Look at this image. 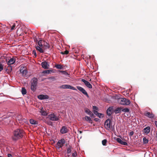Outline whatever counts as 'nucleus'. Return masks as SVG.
Segmentation results:
<instances>
[{
    "instance_id": "nucleus-45",
    "label": "nucleus",
    "mask_w": 157,
    "mask_h": 157,
    "mask_svg": "<svg viewBox=\"0 0 157 157\" xmlns=\"http://www.w3.org/2000/svg\"><path fill=\"white\" fill-rule=\"evenodd\" d=\"M94 113L97 116V115L99 113L95 110H94Z\"/></svg>"
},
{
    "instance_id": "nucleus-21",
    "label": "nucleus",
    "mask_w": 157,
    "mask_h": 157,
    "mask_svg": "<svg viewBox=\"0 0 157 157\" xmlns=\"http://www.w3.org/2000/svg\"><path fill=\"white\" fill-rule=\"evenodd\" d=\"M113 108L112 107H109L107 110L106 113L109 116H110L111 114V111Z\"/></svg>"
},
{
    "instance_id": "nucleus-7",
    "label": "nucleus",
    "mask_w": 157,
    "mask_h": 157,
    "mask_svg": "<svg viewBox=\"0 0 157 157\" xmlns=\"http://www.w3.org/2000/svg\"><path fill=\"white\" fill-rule=\"evenodd\" d=\"M65 143V140L63 138L59 140L57 143V145L59 147V148H61Z\"/></svg>"
},
{
    "instance_id": "nucleus-44",
    "label": "nucleus",
    "mask_w": 157,
    "mask_h": 157,
    "mask_svg": "<svg viewBox=\"0 0 157 157\" xmlns=\"http://www.w3.org/2000/svg\"><path fill=\"white\" fill-rule=\"evenodd\" d=\"M47 123L49 125H52V123L51 121H48L47 122Z\"/></svg>"
},
{
    "instance_id": "nucleus-25",
    "label": "nucleus",
    "mask_w": 157,
    "mask_h": 157,
    "mask_svg": "<svg viewBox=\"0 0 157 157\" xmlns=\"http://www.w3.org/2000/svg\"><path fill=\"white\" fill-rule=\"evenodd\" d=\"M81 92L85 96H86L87 98H89V97L87 93L84 89Z\"/></svg>"
},
{
    "instance_id": "nucleus-35",
    "label": "nucleus",
    "mask_w": 157,
    "mask_h": 157,
    "mask_svg": "<svg viewBox=\"0 0 157 157\" xmlns=\"http://www.w3.org/2000/svg\"><path fill=\"white\" fill-rule=\"evenodd\" d=\"M97 116L99 117L100 118H103L104 117V115L101 113H99L97 115Z\"/></svg>"
},
{
    "instance_id": "nucleus-47",
    "label": "nucleus",
    "mask_w": 157,
    "mask_h": 157,
    "mask_svg": "<svg viewBox=\"0 0 157 157\" xmlns=\"http://www.w3.org/2000/svg\"><path fill=\"white\" fill-rule=\"evenodd\" d=\"M134 134V132L133 131H132L130 132L129 133V135L130 136H132Z\"/></svg>"
},
{
    "instance_id": "nucleus-43",
    "label": "nucleus",
    "mask_w": 157,
    "mask_h": 157,
    "mask_svg": "<svg viewBox=\"0 0 157 157\" xmlns=\"http://www.w3.org/2000/svg\"><path fill=\"white\" fill-rule=\"evenodd\" d=\"M32 53L35 56V57H36V56L37 55L36 52V51L35 50H33V51Z\"/></svg>"
},
{
    "instance_id": "nucleus-3",
    "label": "nucleus",
    "mask_w": 157,
    "mask_h": 157,
    "mask_svg": "<svg viewBox=\"0 0 157 157\" xmlns=\"http://www.w3.org/2000/svg\"><path fill=\"white\" fill-rule=\"evenodd\" d=\"M38 80L36 78H34L31 80V89L33 91H35L36 89Z\"/></svg>"
},
{
    "instance_id": "nucleus-51",
    "label": "nucleus",
    "mask_w": 157,
    "mask_h": 157,
    "mask_svg": "<svg viewBox=\"0 0 157 157\" xmlns=\"http://www.w3.org/2000/svg\"><path fill=\"white\" fill-rule=\"evenodd\" d=\"M155 124L156 125V127L157 128V121H155Z\"/></svg>"
},
{
    "instance_id": "nucleus-12",
    "label": "nucleus",
    "mask_w": 157,
    "mask_h": 157,
    "mask_svg": "<svg viewBox=\"0 0 157 157\" xmlns=\"http://www.w3.org/2000/svg\"><path fill=\"white\" fill-rule=\"evenodd\" d=\"M38 98L40 99L43 100L44 99H47L49 98V97L47 95H44L41 94L38 96Z\"/></svg>"
},
{
    "instance_id": "nucleus-37",
    "label": "nucleus",
    "mask_w": 157,
    "mask_h": 157,
    "mask_svg": "<svg viewBox=\"0 0 157 157\" xmlns=\"http://www.w3.org/2000/svg\"><path fill=\"white\" fill-rule=\"evenodd\" d=\"M107 140L106 139H104L102 141V143L103 145H106V143H107Z\"/></svg>"
},
{
    "instance_id": "nucleus-27",
    "label": "nucleus",
    "mask_w": 157,
    "mask_h": 157,
    "mask_svg": "<svg viewBox=\"0 0 157 157\" xmlns=\"http://www.w3.org/2000/svg\"><path fill=\"white\" fill-rule=\"evenodd\" d=\"M21 93L23 95H25L27 93V91L26 89L24 87H22L21 89Z\"/></svg>"
},
{
    "instance_id": "nucleus-24",
    "label": "nucleus",
    "mask_w": 157,
    "mask_h": 157,
    "mask_svg": "<svg viewBox=\"0 0 157 157\" xmlns=\"http://www.w3.org/2000/svg\"><path fill=\"white\" fill-rule=\"evenodd\" d=\"M84 110L85 112L89 115H90L92 113V112L88 108H86Z\"/></svg>"
},
{
    "instance_id": "nucleus-30",
    "label": "nucleus",
    "mask_w": 157,
    "mask_h": 157,
    "mask_svg": "<svg viewBox=\"0 0 157 157\" xmlns=\"http://www.w3.org/2000/svg\"><path fill=\"white\" fill-rule=\"evenodd\" d=\"M41 114L44 116H46L47 115V112L45 111H44L43 110L41 109L40 112Z\"/></svg>"
},
{
    "instance_id": "nucleus-34",
    "label": "nucleus",
    "mask_w": 157,
    "mask_h": 157,
    "mask_svg": "<svg viewBox=\"0 0 157 157\" xmlns=\"http://www.w3.org/2000/svg\"><path fill=\"white\" fill-rule=\"evenodd\" d=\"M122 111L124 112H128L129 111V110L128 108H125L123 109L122 108Z\"/></svg>"
},
{
    "instance_id": "nucleus-20",
    "label": "nucleus",
    "mask_w": 157,
    "mask_h": 157,
    "mask_svg": "<svg viewBox=\"0 0 157 157\" xmlns=\"http://www.w3.org/2000/svg\"><path fill=\"white\" fill-rule=\"evenodd\" d=\"M150 130V128L149 127H147L144 128L143 130L144 132L148 134L149 133Z\"/></svg>"
},
{
    "instance_id": "nucleus-16",
    "label": "nucleus",
    "mask_w": 157,
    "mask_h": 157,
    "mask_svg": "<svg viewBox=\"0 0 157 157\" xmlns=\"http://www.w3.org/2000/svg\"><path fill=\"white\" fill-rule=\"evenodd\" d=\"M60 132L62 134H65L67 132V129L65 126H63Z\"/></svg>"
},
{
    "instance_id": "nucleus-28",
    "label": "nucleus",
    "mask_w": 157,
    "mask_h": 157,
    "mask_svg": "<svg viewBox=\"0 0 157 157\" xmlns=\"http://www.w3.org/2000/svg\"><path fill=\"white\" fill-rule=\"evenodd\" d=\"M53 72V71L52 70H45L43 72V73L44 74H50L51 72Z\"/></svg>"
},
{
    "instance_id": "nucleus-5",
    "label": "nucleus",
    "mask_w": 157,
    "mask_h": 157,
    "mask_svg": "<svg viewBox=\"0 0 157 157\" xmlns=\"http://www.w3.org/2000/svg\"><path fill=\"white\" fill-rule=\"evenodd\" d=\"M111 126V120L108 119L105 122V126L107 130H109Z\"/></svg>"
},
{
    "instance_id": "nucleus-15",
    "label": "nucleus",
    "mask_w": 157,
    "mask_h": 157,
    "mask_svg": "<svg viewBox=\"0 0 157 157\" xmlns=\"http://www.w3.org/2000/svg\"><path fill=\"white\" fill-rule=\"evenodd\" d=\"M117 141L119 143L121 144L124 145H127L128 144L125 142L123 141L121 139L119 138H117Z\"/></svg>"
},
{
    "instance_id": "nucleus-50",
    "label": "nucleus",
    "mask_w": 157,
    "mask_h": 157,
    "mask_svg": "<svg viewBox=\"0 0 157 157\" xmlns=\"http://www.w3.org/2000/svg\"><path fill=\"white\" fill-rule=\"evenodd\" d=\"M8 157H12V156L11 154H8Z\"/></svg>"
},
{
    "instance_id": "nucleus-46",
    "label": "nucleus",
    "mask_w": 157,
    "mask_h": 157,
    "mask_svg": "<svg viewBox=\"0 0 157 157\" xmlns=\"http://www.w3.org/2000/svg\"><path fill=\"white\" fill-rule=\"evenodd\" d=\"M93 109H94V110H97L98 109V108L96 106H93Z\"/></svg>"
},
{
    "instance_id": "nucleus-26",
    "label": "nucleus",
    "mask_w": 157,
    "mask_h": 157,
    "mask_svg": "<svg viewBox=\"0 0 157 157\" xmlns=\"http://www.w3.org/2000/svg\"><path fill=\"white\" fill-rule=\"evenodd\" d=\"M85 119L86 121H89V122L91 123H92L91 119L89 117L86 116L85 117Z\"/></svg>"
},
{
    "instance_id": "nucleus-8",
    "label": "nucleus",
    "mask_w": 157,
    "mask_h": 157,
    "mask_svg": "<svg viewBox=\"0 0 157 157\" xmlns=\"http://www.w3.org/2000/svg\"><path fill=\"white\" fill-rule=\"evenodd\" d=\"M20 71L23 76H25L26 75L27 73V71L24 67H21L20 69Z\"/></svg>"
},
{
    "instance_id": "nucleus-6",
    "label": "nucleus",
    "mask_w": 157,
    "mask_h": 157,
    "mask_svg": "<svg viewBox=\"0 0 157 157\" xmlns=\"http://www.w3.org/2000/svg\"><path fill=\"white\" fill-rule=\"evenodd\" d=\"M60 88L63 89H70L73 90H77V89L75 87L69 85H63L60 87Z\"/></svg>"
},
{
    "instance_id": "nucleus-42",
    "label": "nucleus",
    "mask_w": 157,
    "mask_h": 157,
    "mask_svg": "<svg viewBox=\"0 0 157 157\" xmlns=\"http://www.w3.org/2000/svg\"><path fill=\"white\" fill-rule=\"evenodd\" d=\"M3 65L0 63V72L3 69Z\"/></svg>"
},
{
    "instance_id": "nucleus-18",
    "label": "nucleus",
    "mask_w": 157,
    "mask_h": 157,
    "mask_svg": "<svg viewBox=\"0 0 157 157\" xmlns=\"http://www.w3.org/2000/svg\"><path fill=\"white\" fill-rule=\"evenodd\" d=\"M12 70V67L11 66L9 65L6 69V72L8 74L10 73Z\"/></svg>"
},
{
    "instance_id": "nucleus-9",
    "label": "nucleus",
    "mask_w": 157,
    "mask_h": 157,
    "mask_svg": "<svg viewBox=\"0 0 157 157\" xmlns=\"http://www.w3.org/2000/svg\"><path fill=\"white\" fill-rule=\"evenodd\" d=\"M83 82L85 85L88 88H92V85L89 82L86 80L84 79H82L81 80Z\"/></svg>"
},
{
    "instance_id": "nucleus-14",
    "label": "nucleus",
    "mask_w": 157,
    "mask_h": 157,
    "mask_svg": "<svg viewBox=\"0 0 157 157\" xmlns=\"http://www.w3.org/2000/svg\"><path fill=\"white\" fill-rule=\"evenodd\" d=\"M36 48L37 50L38 51L41 53H43L44 52V50L45 49L44 47H41L38 46H36Z\"/></svg>"
},
{
    "instance_id": "nucleus-41",
    "label": "nucleus",
    "mask_w": 157,
    "mask_h": 157,
    "mask_svg": "<svg viewBox=\"0 0 157 157\" xmlns=\"http://www.w3.org/2000/svg\"><path fill=\"white\" fill-rule=\"evenodd\" d=\"M6 120L5 121V122H6L7 123H8V124H9V123H10V119L9 118H6Z\"/></svg>"
},
{
    "instance_id": "nucleus-53",
    "label": "nucleus",
    "mask_w": 157,
    "mask_h": 157,
    "mask_svg": "<svg viewBox=\"0 0 157 157\" xmlns=\"http://www.w3.org/2000/svg\"><path fill=\"white\" fill-rule=\"evenodd\" d=\"M79 132H80V134L82 133V132L81 131H79Z\"/></svg>"
},
{
    "instance_id": "nucleus-29",
    "label": "nucleus",
    "mask_w": 157,
    "mask_h": 157,
    "mask_svg": "<svg viewBox=\"0 0 157 157\" xmlns=\"http://www.w3.org/2000/svg\"><path fill=\"white\" fill-rule=\"evenodd\" d=\"M55 67L58 69H61L63 68V66L60 64H56Z\"/></svg>"
},
{
    "instance_id": "nucleus-13",
    "label": "nucleus",
    "mask_w": 157,
    "mask_h": 157,
    "mask_svg": "<svg viewBox=\"0 0 157 157\" xmlns=\"http://www.w3.org/2000/svg\"><path fill=\"white\" fill-rule=\"evenodd\" d=\"M15 58L13 57L11 58L7 62V64L8 65H10L13 64L15 62Z\"/></svg>"
},
{
    "instance_id": "nucleus-38",
    "label": "nucleus",
    "mask_w": 157,
    "mask_h": 157,
    "mask_svg": "<svg viewBox=\"0 0 157 157\" xmlns=\"http://www.w3.org/2000/svg\"><path fill=\"white\" fill-rule=\"evenodd\" d=\"M69 53V51L68 50H66L64 52H61L60 53L62 54L67 55Z\"/></svg>"
},
{
    "instance_id": "nucleus-23",
    "label": "nucleus",
    "mask_w": 157,
    "mask_h": 157,
    "mask_svg": "<svg viewBox=\"0 0 157 157\" xmlns=\"http://www.w3.org/2000/svg\"><path fill=\"white\" fill-rule=\"evenodd\" d=\"M72 146L69 145L67 149V152L68 154L70 153L71 151V149H72Z\"/></svg>"
},
{
    "instance_id": "nucleus-31",
    "label": "nucleus",
    "mask_w": 157,
    "mask_h": 157,
    "mask_svg": "<svg viewBox=\"0 0 157 157\" xmlns=\"http://www.w3.org/2000/svg\"><path fill=\"white\" fill-rule=\"evenodd\" d=\"M22 119L21 116L19 115L16 117V119L17 120L19 121V122H20V121H21Z\"/></svg>"
},
{
    "instance_id": "nucleus-32",
    "label": "nucleus",
    "mask_w": 157,
    "mask_h": 157,
    "mask_svg": "<svg viewBox=\"0 0 157 157\" xmlns=\"http://www.w3.org/2000/svg\"><path fill=\"white\" fill-rule=\"evenodd\" d=\"M143 143L144 144H147L148 142V140L146 137H144L143 139Z\"/></svg>"
},
{
    "instance_id": "nucleus-17",
    "label": "nucleus",
    "mask_w": 157,
    "mask_h": 157,
    "mask_svg": "<svg viewBox=\"0 0 157 157\" xmlns=\"http://www.w3.org/2000/svg\"><path fill=\"white\" fill-rule=\"evenodd\" d=\"M42 43V41L41 40H39L38 42V46L41 47H45L46 48H49V45H45L44 44H43Z\"/></svg>"
},
{
    "instance_id": "nucleus-10",
    "label": "nucleus",
    "mask_w": 157,
    "mask_h": 157,
    "mask_svg": "<svg viewBox=\"0 0 157 157\" xmlns=\"http://www.w3.org/2000/svg\"><path fill=\"white\" fill-rule=\"evenodd\" d=\"M42 67L45 69H48L49 67V65L46 61L42 62L41 63Z\"/></svg>"
},
{
    "instance_id": "nucleus-33",
    "label": "nucleus",
    "mask_w": 157,
    "mask_h": 157,
    "mask_svg": "<svg viewBox=\"0 0 157 157\" xmlns=\"http://www.w3.org/2000/svg\"><path fill=\"white\" fill-rule=\"evenodd\" d=\"M60 72H61L62 74L65 75H69V74L66 71H60Z\"/></svg>"
},
{
    "instance_id": "nucleus-36",
    "label": "nucleus",
    "mask_w": 157,
    "mask_h": 157,
    "mask_svg": "<svg viewBox=\"0 0 157 157\" xmlns=\"http://www.w3.org/2000/svg\"><path fill=\"white\" fill-rule=\"evenodd\" d=\"M76 87L77 89L81 92L84 89V88L80 86H77Z\"/></svg>"
},
{
    "instance_id": "nucleus-2",
    "label": "nucleus",
    "mask_w": 157,
    "mask_h": 157,
    "mask_svg": "<svg viewBox=\"0 0 157 157\" xmlns=\"http://www.w3.org/2000/svg\"><path fill=\"white\" fill-rule=\"evenodd\" d=\"M118 103L123 105H128L131 103L129 100L125 98H120L118 99Z\"/></svg>"
},
{
    "instance_id": "nucleus-11",
    "label": "nucleus",
    "mask_w": 157,
    "mask_h": 157,
    "mask_svg": "<svg viewBox=\"0 0 157 157\" xmlns=\"http://www.w3.org/2000/svg\"><path fill=\"white\" fill-rule=\"evenodd\" d=\"M144 115L150 118H153L154 117V115L152 113H150L147 111L145 112Z\"/></svg>"
},
{
    "instance_id": "nucleus-22",
    "label": "nucleus",
    "mask_w": 157,
    "mask_h": 157,
    "mask_svg": "<svg viewBox=\"0 0 157 157\" xmlns=\"http://www.w3.org/2000/svg\"><path fill=\"white\" fill-rule=\"evenodd\" d=\"M30 123L32 124H38V122L36 121L31 119L29 120Z\"/></svg>"
},
{
    "instance_id": "nucleus-48",
    "label": "nucleus",
    "mask_w": 157,
    "mask_h": 157,
    "mask_svg": "<svg viewBox=\"0 0 157 157\" xmlns=\"http://www.w3.org/2000/svg\"><path fill=\"white\" fill-rule=\"evenodd\" d=\"M90 116L92 118L94 117H95V116H94V114L93 113H91V114L90 115Z\"/></svg>"
},
{
    "instance_id": "nucleus-1",
    "label": "nucleus",
    "mask_w": 157,
    "mask_h": 157,
    "mask_svg": "<svg viewBox=\"0 0 157 157\" xmlns=\"http://www.w3.org/2000/svg\"><path fill=\"white\" fill-rule=\"evenodd\" d=\"M24 135V131L23 130L20 129H17L13 132V136L12 138L14 140H17L18 139L23 137Z\"/></svg>"
},
{
    "instance_id": "nucleus-19",
    "label": "nucleus",
    "mask_w": 157,
    "mask_h": 157,
    "mask_svg": "<svg viewBox=\"0 0 157 157\" xmlns=\"http://www.w3.org/2000/svg\"><path fill=\"white\" fill-rule=\"evenodd\" d=\"M122 107H118L117 108L115 109L114 111L115 113H121V112L122 111Z\"/></svg>"
},
{
    "instance_id": "nucleus-39",
    "label": "nucleus",
    "mask_w": 157,
    "mask_h": 157,
    "mask_svg": "<svg viewBox=\"0 0 157 157\" xmlns=\"http://www.w3.org/2000/svg\"><path fill=\"white\" fill-rule=\"evenodd\" d=\"M74 151V152L72 153V156L73 157H75L77 156V153L76 151Z\"/></svg>"
},
{
    "instance_id": "nucleus-52",
    "label": "nucleus",
    "mask_w": 157,
    "mask_h": 157,
    "mask_svg": "<svg viewBox=\"0 0 157 157\" xmlns=\"http://www.w3.org/2000/svg\"><path fill=\"white\" fill-rule=\"evenodd\" d=\"M50 78L51 79H54L55 78L54 77H52L50 78Z\"/></svg>"
},
{
    "instance_id": "nucleus-49",
    "label": "nucleus",
    "mask_w": 157,
    "mask_h": 157,
    "mask_svg": "<svg viewBox=\"0 0 157 157\" xmlns=\"http://www.w3.org/2000/svg\"><path fill=\"white\" fill-rule=\"evenodd\" d=\"M94 120L95 121L97 122V121H99V119L98 118H95L94 119Z\"/></svg>"
},
{
    "instance_id": "nucleus-40",
    "label": "nucleus",
    "mask_w": 157,
    "mask_h": 157,
    "mask_svg": "<svg viewBox=\"0 0 157 157\" xmlns=\"http://www.w3.org/2000/svg\"><path fill=\"white\" fill-rule=\"evenodd\" d=\"M15 27H16L15 24L14 23L13 24V26H12V27L11 28V30H13L14 29H15Z\"/></svg>"
},
{
    "instance_id": "nucleus-4",
    "label": "nucleus",
    "mask_w": 157,
    "mask_h": 157,
    "mask_svg": "<svg viewBox=\"0 0 157 157\" xmlns=\"http://www.w3.org/2000/svg\"><path fill=\"white\" fill-rule=\"evenodd\" d=\"M50 119L52 121H57L59 120V118L54 113H51L48 116Z\"/></svg>"
}]
</instances>
